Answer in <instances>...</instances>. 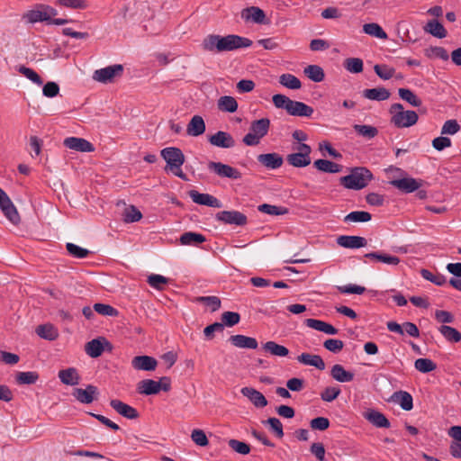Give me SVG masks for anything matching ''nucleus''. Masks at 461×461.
Segmentation results:
<instances>
[{
    "mask_svg": "<svg viewBox=\"0 0 461 461\" xmlns=\"http://www.w3.org/2000/svg\"><path fill=\"white\" fill-rule=\"evenodd\" d=\"M58 14V11L48 5H36L35 7L23 14L25 19L30 23L39 22H46L48 24L63 25L69 21L62 18H54Z\"/></svg>",
    "mask_w": 461,
    "mask_h": 461,
    "instance_id": "obj_1",
    "label": "nucleus"
},
{
    "mask_svg": "<svg viewBox=\"0 0 461 461\" xmlns=\"http://www.w3.org/2000/svg\"><path fill=\"white\" fill-rule=\"evenodd\" d=\"M160 155L167 162L166 170L171 171L175 176L183 180H187L186 175L182 171L181 167L185 161V155L179 148L167 147L160 151Z\"/></svg>",
    "mask_w": 461,
    "mask_h": 461,
    "instance_id": "obj_2",
    "label": "nucleus"
},
{
    "mask_svg": "<svg viewBox=\"0 0 461 461\" xmlns=\"http://www.w3.org/2000/svg\"><path fill=\"white\" fill-rule=\"evenodd\" d=\"M373 179L372 172L364 167H357L351 169L349 175L340 177V184L348 189L360 190L365 188Z\"/></svg>",
    "mask_w": 461,
    "mask_h": 461,
    "instance_id": "obj_3",
    "label": "nucleus"
},
{
    "mask_svg": "<svg viewBox=\"0 0 461 461\" xmlns=\"http://www.w3.org/2000/svg\"><path fill=\"white\" fill-rule=\"evenodd\" d=\"M270 128V120L268 118H261L251 122L249 131L243 137L242 141L247 146H257L260 143L268 132Z\"/></svg>",
    "mask_w": 461,
    "mask_h": 461,
    "instance_id": "obj_4",
    "label": "nucleus"
},
{
    "mask_svg": "<svg viewBox=\"0 0 461 461\" xmlns=\"http://www.w3.org/2000/svg\"><path fill=\"white\" fill-rule=\"evenodd\" d=\"M221 51H232L241 48H249L252 45V41L249 38L241 37L236 34L221 36Z\"/></svg>",
    "mask_w": 461,
    "mask_h": 461,
    "instance_id": "obj_5",
    "label": "nucleus"
},
{
    "mask_svg": "<svg viewBox=\"0 0 461 461\" xmlns=\"http://www.w3.org/2000/svg\"><path fill=\"white\" fill-rule=\"evenodd\" d=\"M0 208L13 224L17 225L20 222L21 218L16 207L2 188H0Z\"/></svg>",
    "mask_w": 461,
    "mask_h": 461,
    "instance_id": "obj_6",
    "label": "nucleus"
},
{
    "mask_svg": "<svg viewBox=\"0 0 461 461\" xmlns=\"http://www.w3.org/2000/svg\"><path fill=\"white\" fill-rule=\"evenodd\" d=\"M215 219L224 224L244 226L248 223L247 216L239 211H221L215 214Z\"/></svg>",
    "mask_w": 461,
    "mask_h": 461,
    "instance_id": "obj_7",
    "label": "nucleus"
},
{
    "mask_svg": "<svg viewBox=\"0 0 461 461\" xmlns=\"http://www.w3.org/2000/svg\"><path fill=\"white\" fill-rule=\"evenodd\" d=\"M208 168L221 177L233 180L241 178V173L237 168L221 162L211 161L208 163Z\"/></svg>",
    "mask_w": 461,
    "mask_h": 461,
    "instance_id": "obj_8",
    "label": "nucleus"
},
{
    "mask_svg": "<svg viewBox=\"0 0 461 461\" xmlns=\"http://www.w3.org/2000/svg\"><path fill=\"white\" fill-rule=\"evenodd\" d=\"M123 72L122 65L116 64L95 71L93 78L98 82L108 83L121 77Z\"/></svg>",
    "mask_w": 461,
    "mask_h": 461,
    "instance_id": "obj_9",
    "label": "nucleus"
},
{
    "mask_svg": "<svg viewBox=\"0 0 461 461\" xmlns=\"http://www.w3.org/2000/svg\"><path fill=\"white\" fill-rule=\"evenodd\" d=\"M106 348L111 350V343L105 338L100 337L88 341L85 345V351L89 357L96 358L103 354Z\"/></svg>",
    "mask_w": 461,
    "mask_h": 461,
    "instance_id": "obj_10",
    "label": "nucleus"
},
{
    "mask_svg": "<svg viewBox=\"0 0 461 461\" xmlns=\"http://www.w3.org/2000/svg\"><path fill=\"white\" fill-rule=\"evenodd\" d=\"M390 184L400 191L410 194L417 191L422 185V180L412 177H403L401 179H393Z\"/></svg>",
    "mask_w": 461,
    "mask_h": 461,
    "instance_id": "obj_11",
    "label": "nucleus"
},
{
    "mask_svg": "<svg viewBox=\"0 0 461 461\" xmlns=\"http://www.w3.org/2000/svg\"><path fill=\"white\" fill-rule=\"evenodd\" d=\"M419 116L415 111H404L392 116L391 122L398 128L411 127L418 122Z\"/></svg>",
    "mask_w": 461,
    "mask_h": 461,
    "instance_id": "obj_12",
    "label": "nucleus"
},
{
    "mask_svg": "<svg viewBox=\"0 0 461 461\" xmlns=\"http://www.w3.org/2000/svg\"><path fill=\"white\" fill-rule=\"evenodd\" d=\"M240 16L245 22H253L258 24H267L268 23L265 12L257 6L244 8Z\"/></svg>",
    "mask_w": 461,
    "mask_h": 461,
    "instance_id": "obj_13",
    "label": "nucleus"
},
{
    "mask_svg": "<svg viewBox=\"0 0 461 461\" xmlns=\"http://www.w3.org/2000/svg\"><path fill=\"white\" fill-rule=\"evenodd\" d=\"M189 197L194 203L201 205H206L212 208H221L222 206L221 201L209 194H202L196 190H191L188 193Z\"/></svg>",
    "mask_w": 461,
    "mask_h": 461,
    "instance_id": "obj_14",
    "label": "nucleus"
},
{
    "mask_svg": "<svg viewBox=\"0 0 461 461\" xmlns=\"http://www.w3.org/2000/svg\"><path fill=\"white\" fill-rule=\"evenodd\" d=\"M98 389L96 386L88 384L86 389L75 388L73 389L72 395L81 403L88 404L96 399Z\"/></svg>",
    "mask_w": 461,
    "mask_h": 461,
    "instance_id": "obj_15",
    "label": "nucleus"
},
{
    "mask_svg": "<svg viewBox=\"0 0 461 461\" xmlns=\"http://www.w3.org/2000/svg\"><path fill=\"white\" fill-rule=\"evenodd\" d=\"M63 144L66 148L76 151L93 152L95 150L94 145L82 138L68 137L64 140Z\"/></svg>",
    "mask_w": 461,
    "mask_h": 461,
    "instance_id": "obj_16",
    "label": "nucleus"
},
{
    "mask_svg": "<svg viewBox=\"0 0 461 461\" xmlns=\"http://www.w3.org/2000/svg\"><path fill=\"white\" fill-rule=\"evenodd\" d=\"M209 142L215 147L222 149L233 148L236 144L233 137L226 131H219L209 137Z\"/></svg>",
    "mask_w": 461,
    "mask_h": 461,
    "instance_id": "obj_17",
    "label": "nucleus"
},
{
    "mask_svg": "<svg viewBox=\"0 0 461 461\" xmlns=\"http://www.w3.org/2000/svg\"><path fill=\"white\" fill-rule=\"evenodd\" d=\"M257 159L259 164L267 169L279 168L284 163L283 157L276 152L260 154L257 157Z\"/></svg>",
    "mask_w": 461,
    "mask_h": 461,
    "instance_id": "obj_18",
    "label": "nucleus"
},
{
    "mask_svg": "<svg viewBox=\"0 0 461 461\" xmlns=\"http://www.w3.org/2000/svg\"><path fill=\"white\" fill-rule=\"evenodd\" d=\"M110 406L120 415L127 419L135 420L139 418V412L135 408L120 400H111Z\"/></svg>",
    "mask_w": 461,
    "mask_h": 461,
    "instance_id": "obj_19",
    "label": "nucleus"
},
{
    "mask_svg": "<svg viewBox=\"0 0 461 461\" xmlns=\"http://www.w3.org/2000/svg\"><path fill=\"white\" fill-rule=\"evenodd\" d=\"M243 396L247 397L257 408H264L267 405V400L262 393L252 387H243L240 390Z\"/></svg>",
    "mask_w": 461,
    "mask_h": 461,
    "instance_id": "obj_20",
    "label": "nucleus"
},
{
    "mask_svg": "<svg viewBox=\"0 0 461 461\" xmlns=\"http://www.w3.org/2000/svg\"><path fill=\"white\" fill-rule=\"evenodd\" d=\"M337 244L346 249H359L366 247L367 241L360 236L341 235L337 238Z\"/></svg>",
    "mask_w": 461,
    "mask_h": 461,
    "instance_id": "obj_21",
    "label": "nucleus"
},
{
    "mask_svg": "<svg viewBox=\"0 0 461 461\" xmlns=\"http://www.w3.org/2000/svg\"><path fill=\"white\" fill-rule=\"evenodd\" d=\"M157 366L156 358L149 356H137L131 360V366L136 370L153 371Z\"/></svg>",
    "mask_w": 461,
    "mask_h": 461,
    "instance_id": "obj_22",
    "label": "nucleus"
},
{
    "mask_svg": "<svg viewBox=\"0 0 461 461\" xmlns=\"http://www.w3.org/2000/svg\"><path fill=\"white\" fill-rule=\"evenodd\" d=\"M389 402L397 403L404 411H411L413 408V399L411 393L406 391H396L389 399Z\"/></svg>",
    "mask_w": 461,
    "mask_h": 461,
    "instance_id": "obj_23",
    "label": "nucleus"
},
{
    "mask_svg": "<svg viewBox=\"0 0 461 461\" xmlns=\"http://www.w3.org/2000/svg\"><path fill=\"white\" fill-rule=\"evenodd\" d=\"M229 341L239 348L256 349L258 347V340L255 338L240 334L230 336Z\"/></svg>",
    "mask_w": 461,
    "mask_h": 461,
    "instance_id": "obj_24",
    "label": "nucleus"
},
{
    "mask_svg": "<svg viewBox=\"0 0 461 461\" xmlns=\"http://www.w3.org/2000/svg\"><path fill=\"white\" fill-rule=\"evenodd\" d=\"M364 418L376 428H389L391 425L384 414L373 409L366 411Z\"/></svg>",
    "mask_w": 461,
    "mask_h": 461,
    "instance_id": "obj_25",
    "label": "nucleus"
},
{
    "mask_svg": "<svg viewBox=\"0 0 461 461\" xmlns=\"http://www.w3.org/2000/svg\"><path fill=\"white\" fill-rule=\"evenodd\" d=\"M287 113L292 116L310 117L313 108L300 101L291 100Z\"/></svg>",
    "mask_w": 461,
    "mask_h": 461,
    "instance_id": "obj_26",
    "label": "nucleus"
},
{
    "mask_svg": "<svg viewBox=\"0 0 461 461\" xmlns=\"http://www.w3.org/2000/svg\"><path fill=\"white\" fill-rule=\"evenodd\" d=\"M304 324L311 329L329 335H336L339 332L338 329L331 324L317 319H305Z\"/></svg>",
    "mask_w": 461,
    "mask_h": 461,
    "instance_id": "obj_27",
    "label": "nucleus"
},
{
    "mask_svg": "<svg viewBox=\"0 0 461 461\" xmlns=\"http://www.w3.org/2000/svg\"><path fill=\"white\" fill-rule=\"evenodd\" d=\"M205 131V122L202 116L194 115L186 127V132L189 136L197 137Z\"/></svg>",
    "mask_w": 461,
    "mask_h": 461,
    "instance_id": "obj_28",
    "label": "nucleus"
},
{
    "mask_svg": "<svg viewBox=\"0 0 461 461\" xmlns=\"http://www.w3.org/2000/svg\"><path fill=\"white\" fill-rule=\"evenodd\" d=\"M423 31L438 39H443L447 35V32L443 24L436 19L429 20L423 26Z\"/></svg>",
    "mask_w": 461,
    "mask_h": 461,
    "instance_id": "obj_29",
    "label": "nucleus"
},
{
    "mask_svg": "<svg viewBox=\"0 0 461 461\" xmlns=\"http://www.w3.org/2000/svg\"><path fill=\"white\" fill-rule=\"evenodd\" d=\"M60 381L67 385H77L79 384L80 376L75 367L62 369L58 374Z\"/></svg>",
    "mask_w": 461,
    "mask_h": 461,
    "instance_id": "obj_30",
    "label": "nucleus"
},
{
    "mask_svg": "<svg viewBox=\"0 0 461 461\" xmlns=\"http://www.w3.org/2000/svg\"><path fill=\"white\" fill-rule=\"evenodd\" d=\"M297 360L303 365L314 366L319 370L325 369V363L319 355L303 353L297 357Z\"/></svg>",
    "mask_w": 461,
    "mask_h": 461,
    "instance_id": "obj_31",
    "label": "nucleus"
},
{
    "mask_svg": "<svg viewBox=\"0 0 461 461\" xmlns=\"http://www.w3.org/2000/svg\"><path fill=\"white\" fill-rule=\"evenodd\" d=\"M158 384L153 379H143L137 384V391L140 394L153 395L159 393Z\"/></svg>",
    "mask_w": 461,
    "mask_h": 461,
    "instance_id": "obj_32",
    "label": "nucleus"
},
{
    "mask_svg": "<svg viewBox=\"0 0 461 461\" xmlns=\"http://www.w3.org/2000/svg\"><path fill=\"white\" fill-rule=\"evenodd\" d=\"M330 375L339 383L351 382L354 379V374L347 371L341 365L336 364L331 367Z\"/></svg>",
    "mask_w": 461,
    "mask_h": 461,
    "instance_id": "obj_33",
    "label": "nucleus"
},
{
    "mask_svg": "<svg viewBox=\"0 0 461 461\" xmlns=\"http://www.w3.org/2000/svg\"><path fill=\"white\" fill-rule=\"evenodd\" d=\"M262 349L272 356L285 357L289 355V349L275 341H267L262 345Z\"/></svg>",
    "mask_w": 461,
    "mask_h": 461,
    "instance_id": "obj_34",
    "label": "nucleus"
},
{
    "mask_svg": "<svg viewBox=\"0 0 461 461\" xmlns=\"http://www.w3.org/2000/svg\"><path fill=\"white\" fill-rule=\"evenodd\" d=\"M202 48L210 52H222L221 35L210 34L206 36L202 42Z\"/></svg>",
    "mask_w": 461,
    "mask_h": 461,
    "instance_id": "obj_35",
    "label": "nucleus"
},
{
    "mask_svg": "<svg viewBox=\"0 0 461 461\" xmlns=\"http://www.w3.org/2000/svg\"><path fill=\"white\" fill-rule=\"evenodd\" d=\"M364 257L373 261L382 262L387 265L396 266L400 263V258L398 257L391 256L382 252H369L365 254Z\"/></svg>",
    "mask_w": 461,
    "mask_h": 461,
    "instance_id": "obj_36",
    "label": "nucleus"
},
{
    "mask_svg": "<svg viewBox=\"0 0 461 461\" xmlns=\"http://www.w3.org/2000/svg\"><path fill=\"white\" fill-rule=\"evenodd\" d=\"M363 96L369 100L384 101L390 97V92L384 87L365 89Z\"/></svg>",
    "mask_w": 461,
    "mask_h": 461,
    "instance_id": "obj_37",
    "label": "nucleus"
},
{
    "mask_svg": "<svg viewBox=\"0 0 461 461\" xmlns=\"http://www.w3.org/2000/svg\"><path fill=\"white\" fill-rule=\"evenodd\" d=\"M353 129L358 136L366 140H372L378 135V129L372 125L355 124Z\"/></svg>",
    "mask_w": 461,
    "mask_h": 461,
    "instance_id": "obj_38",
    "label": "nucleus"
},
{
    "mask_svg": "<svg viewBox=\"0 0 461 461\" xmlns=\"http://www.w3.org/2000/svg\"><path fill=\"white\" fill-rule=\"evenodd\" d=\"M180 243L182 245L197 246L206 240L205 236L196 232H185L180 236Z\"/></svg>",
    "mask_w": 461,
    "mask_h": 461,
    "instance_id": "obj_39",
    "label": "nucleus"
},
{
    "mask_svg": "<svg viewBox=\"0 0 461 461\" xmlns=\"http://www.w3.org/2000/svg\"><path fill=\"white\" fill-rule=\"evenodd\" d=\"M314 167L325 173H339L342 166L327 159H317L313 163Z\"/></svg>",
    "mask_w": 461,
    "mask_h": 461,
    "instance_id": "obj_40",
    "label": "nucleus"
},
{
    "mask_svg": "<svg viewBox=\"0 0 461 461\" xmlns=\"http://www.w3.org/2000/svg\"><path fill=\"white\" fill-rule=\"evenodd\" d=\"M286 161L294 167H305L311 164V157L296 152L287 155Z\"/></svg>",
    "mask_w": 461,
    "mask_h": 461,
    "instance_id": "obj_41",
    "label": "nucleus"
},
{
    "mask_svg": "<svg viewBox=\"0 0 461 461\" xmlns=\"http://www.w3.org/2000/svg\"><path fill=\"white\" fill-rule=\"evenodd\" d=\"M36 333L39 337L48 340H55L59 337L58 330L52 324L39 325L36 328Z\"/></svg>",
    "mask_w": 461,
    "mask_h": 461,
    "instance_id": "obj_42",
    "label": "nucleus"
},
{
    "mask_svg": "<svg viewBox=\"0 0 461 461\" xmlns=\"http://www.w3.org/2000/svg\"><path fill=\"white\" fill-rule=\"evenodd\" d=\"M303 73L305 76L315 83H320L323 81L325 77L324 71L322 68L318 65H309L303 69Z\"/></svg>",
    "mask_w": 461,
    "mask_h": 461,
    "instance_id": "obj_43",
    "label": "nucleus"
},
{
    "mask_svg": "<svg viewBox=\"0 0 461 461\" xmlns=\"http://www.w3.org/2000/svg\"><path fill=\"white\" fill-rule=\"evenodd\" d=\"M218 108L222 112L234 113L238 109V103L234 97L224 95L219 98Z\"/></svg>",
    "mask_w": 461,
    "mask_h": 461,
    "instance_id": "obj_44",
    "label": "nucleus"
},
{
    "mask_svg": "<svg viewBox=\"0 0 461 461\" xmlns=\"http://www.w3.org/2000/svg\"><path fill=\"white\" fill-rule=\"evenodd\" d=\"M438 331L442 336L451 343H456L461 340V333L455 328L447 325H441Z\"/></svg>",
    "mask_w": 461,
    "mask_h": 461,
    "instance_id": "obj_45",
    "label": "nucleus"
},
{
    "mask_svg": "<svg viewBox=\"0 0 461 461\" xmlns=\"http://www.w3.org/2000/svg\"><path fill=\"white\" fill-rule=\"evenodd\" d=\"M279 83L285 87L292 90H297L302 87L300 79L289 73L282 74L279 77Z\"/></svg>",
    "mask_w": 461,
    "mask_h": 461,
    "instance_id": "obj_46",
    "label": "nucleus"
},
{
    "mask_svg": "<svg viewBox=\"0 0 461 461\" xmlns=\"http://www.w3.org/2000/svg\"><path fill=\"white\" fill-rule=\"evenodd\" d=\"M39 379V374L35 371L18 372L15 375V381L18 384H33Z\"/></svg>",
    "mask_w": 461,
    "mask_h": 461,
    "instance_id": "obj_47",
    "label": "nucleus"
},
{
    "mask_svg": "<svg viewBox=\"0 0 461 461\" xmlns=\"http://www.w3.org/2000/svg\"><path fill=\"white\" fill-rule=\"evenodd\" d=\"M398 94L402 100L406 101L414 107H419L422 104V101L411 90L408 88H400L398 90Z\"/></svg>",
    "mask_w": 461,
    "mask_h": 461,
    "instance_id": "obj_48",
    "label": "nucleus"
},
{
    "mask_svg": "<svg viewBox=\"0 0 461 461\" xmlns=\"http://www.w3.org/2000/svg\"><path fill=\"white\" fill-rule=\"evenodd\" d=\"M263 424L268 425L270 430L277 438H282L284 437L283 424L279 419L276 417L268 418L267 420L263 421Z\"/></svg>",
    "mask_w": 461,
    "mask_h": 461,
    "instance_id": "obj_49",
    "label": "nucleus"
},
{
    "mask_svg": "<svg viewBox=\"0 0 461 461\" xmlns=\"http://www.w3.org/2000/svg\"><path fill=\"white\" fill-rule=\"evenodd\" d=\"M372 216L368 212L364 211H354L345 216L344 221L346 222H366L371 220Z\"/></svg>",
    "mask_w": 461,
    "mask_h": 461,
    "instance_id": "obj_50",
    "label": "nucleus"
},
{
    "mask_svg": "<svg viewBox=\"0 0 461 461\" xmlns=\"http://www.w3.org/2000/svg\"><path fill=\"white\" fill-rule=\"evenodd\" d=\"M363 31L365 33L375 36L379 39H386L387 34L386 32L382 29V27L375 23H366L363 26Z\"/></svg>",
    "mask_w": 461,
    "mask_h": 461,
    "instance_id": "obj_51",
    "label": "nucleus"
},
{
    "mask_svg": "<svg viewBox=\"0 0 461 461\" xmlns=\"http://www.w3.org/2000/svg\"><path fill=\"white\" fill-rule=\"evenodd\" d=\"M426 57L429 59H440L447 60L449 56L447 51L443 47H429L424 50Z\"/></svg>",
    "mask_w": 461,
    "mask_h": 461,
    "instance_id": "obj_52",
    "label": "nucleus"
},
{
    "mask_svg": "<svg viewBox=\"0 0 461 461\" xmlns=\"http://www.w3.org/2000/svg\"><path fill=\"white\" fill-rule=\"evenodd\" d=\"M415 368L421 373H429L437 368V365L429 358H418L414 362Z\"/></svg>",
    "mask_w": 461,
    "mask_h": 461,
    "instance_id": "obj_53",
    "label": "nucleus"
},
{
    "mask_svg": "<svg viewBox=\"0 0 461 461\" xmlns=\"http://www.w3.org/2000/svg\"><path fill=\"white\" fill-rule=\"evenodd\" d=\"M258 210L269 215H283L288 212V209L282 206L272 205L268 203L260 204Z\"/></svg>",
    "mask_w": 461,
    "mask_h": 461,
    "instance_id": "obj_54",
    "label": "nucleus"
},
{
    "mask_svg": "<svg viewBox=\"0 0 461 461\" xmlns=\"http://www.w3.org/2000/svg\"><path fill=\"white\" fill-rule=\"evenodd\" d=\"M190 438L192 441L199 447H207L209 445L208 438L205 432L201 429H193Z\"/></svg>",
    "mask_w": 461,
    "mask_h": 461,
    "instance_id": "obj_55",
    "label": "nucleus"
},
{
    "mask_svg": "<svg viewBox=\"0 0 461 461\" xmlns=\"http://www.w3.org/2000/svg\"><path fill=\"white\" fill-rule=\"evenodd\" d=\"M122 215L125 222H135L140 221L142 217L140 211L134 205H130L125 208Z\"/></svg>",
    "mask_w": 461,
    "mask_h": 461,
    "instance_id": "obj_56",
    "label": "nucleus"
},
{
    "mask_svg": "<svg viewBox=\"0 0 461 461\" xmlns=\"http://www.w3.org/2000/svg\"><path fill=\"white\" fill-rule=\"evenodd\" d=\"M420 275L424 279L430 281L431 283L439 286L445 285L447 282L446 277L443 275L433 274L428 269H421Z\"/></svg>",
    "mask_w": 461,
    "mask_h": 461,
    "instance_id": "obj_57",
    "label": "nucleus"
},
{
    "mask_svg": "<svg viewBox=\"0 0 461 461\" xmlns=\"http://www.w3.org/2000/svg\"><path fill=\"white\" fill-rule=\"evenodd\" d=\"M375 74L384 80L392 78L395 73V69L387 65H375L374 67Z\"/></svg>",
    "mask_w": 461,
    "mask_h": 461,
    "instance_id": "obj_58",
    "label": "nucleus"
},
{
    "mask_svg": "<svg viewBox=\"0 0 461 461\" xmlns=\"http://www.w3.org/2000/svg\"><path fill=\"white\" fill-rule=\"evenodd\" d=\"M345 68L351 73H360L363 71V61L358 58H348L345 60Z\"/></svg>",
    "mask_w": 461,
    "mask_h": 461,
    "instance_id": "obj_59",
    "label": "nucleus"
},
{
    "mask_svg": "<svg viewBox=\"0 0 461 461\" xmlns=\"http://www.w3.org/2000/svg\"><path fill=\"white\" fill-rule=\"evenodd\" d=\"M18 71L34 84L38 86H41L43 84L41 77L33 69L25 66H20L18 68Z\"/></svg>",
    "mask_w": 461,
    "mask_h": 461,
    "instance_id": "obj_60",
    "label": "nucleus"
},
{
    "mask_svg": "<svg viewBox=\"0 0 461 461\" xmlns=\"http://www.w3.org/2000/svg\"><path fill=\"white\" fill-rule=\"evenodd\" d=\"M68 252L77 258H85L89 255V250L81 248L74 243H67L66 245Z\"/></svg>",
    "mask_w": 461,
    "mask_h": 461,
    "instance_id": "obj_61",
    "label": "nucleus"
},
{
    "mask_svg": "<svg viewBox=\"0 0 461 461\" xmlns=\"http://www.w3.org/2000/svg\"><path fill=\"white\" fill-rule=\"evenodd\" d=\"M148 283L151 287L162 290L163 286L168 283V279L163 276L152 274L148 276Z\"/></svg>",
    "mask_w": 461,
    "mask_h": 461,
    "instance_id": "obj_62",
    "label": "nucleus"
},
{
    "mask_svg": "<svg viewBox=\"0 0 461 461\" xmlns=\"http://www.w3.org/2000/svg\"><path fill=\"white\" fill-rule=\"evenodd\" d=\"M240 321V315L234 312H224L221 314V323L224 326L232 327L238 324Z\"/></svg>",
    "mask_w": 461,
    "mask_h": 461,
    "instance_id": "obj_63",
    "label": "nucleus"
},
{
    "mask_svg": "<svg viewBox=\"0 0 461 461\" xmlns=\"http://www.w3.org/2000/svg\"><path fill=\"white\" fill-rule=\"evenodd\" d=\"M341 391L339 387L336 386H329L326 387L321 393V398L324 402H332L334 401L339 394Z\"/></svg>",
    "mask_w": 461,
    "mask_h": 461,
    "instance_id": "obj_64",
    "label": "nucleus"
}]
</instances>
